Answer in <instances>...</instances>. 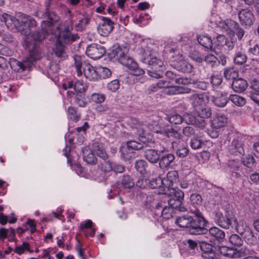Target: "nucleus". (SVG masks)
Instances as JSON below:
<instances>
[{"label": "nucleus", "instance_id": "0e129e2a", "mask_svg": "<svg viewBox=\"0 0 259 259\" xmlns=\"http://www.w3.org/2000/svg\"><path fill=\"white\" fill-rule=\"evenodd\" d=\"M149 184V180L144 179H139L136 182V186L141 189H144L147 187Z\"/></svg>", "mask_w": 259, "mask_h": 259}, {"label": "nucleus", "instance_id": "72a5a7b5", "mask_svg": "<svg viewBox=\"0 0 259 259\" xmlns=\"http://www.w3.org/2000/svg\"><path fill=\"white\" fill-rule=\"evenodd\" d=\"M68 118L74 122H77L80 118V114L78 113L76 109L73 107H69L68 108Z\"/></svg>", "mask_w": 259, "mask_h": 259}, {"label": "nucleus", "instance_id": "864d4df0", "mask_svg": "<svg viewBox=\"0 0 259 259\" xmlns=\"http://www.w3.org/2000/svg\"><path fill=\"white\" fill-rule=\"evenodd\" d=\"M91 100L96 103H101L105 100V96L102 94L94 93L91 96Z\"/></svg>", "mask_w": 259, "mask_h": 259}, {"label": "nucleus", "instance_id": "7c9ffc66", "mask_svg": "<svg viewBox=\"0 0 259 259\" xmlns=\"http://www.w3.org/2000/svg\"><path fill=\"white\" fill-rule=\"evenodd\" d=\"M199 44L203 47L212 50L213 47L212 41L211 38L206 35H199L197 37Z\"/></svg>", "mask_w": 259, "mask_h": 259}, {"label": "nucleus", "instance_id": "f704fd0d", "mask_svg": "<svg viewBox=\"0 0 259 259\" xmlns=\"http://www.w3.org/2000/svg\"><path fill=\"white\" fill-rule=\"evenodd\" d=\"M244 234L245 235V241L247 244H253L255 243L256 241L255 237H254L252 231L248 227H246L244 229Z\"/></svg>", "mask_w": 259, "mask_h": 259}, {"label": "nucleus", "instance_id": "37998d69", "mask_svg": "<svg viewBox=\"0 0 259 259\" xmlns=\"http://www.w3.org/2000/svg\"><path fill=\"white\" fill-rule=\"evenodd\" d=\"M86 83L82 80H77L74 84V89L76 92L83 93L87 89Z\"/></svg>", "mask_w": 259, "mask_h": 259}, {"label": "nucleus", "instance_id": "0eeeda50", "mask_svg": "<svg viewBox=\"0 0 259 259\" xmlns=\"http://www.w3.org/2000/svg\"><path fill=\"white\" fill-rule=\"evenodd\" d=\"M215 17V16H212L210 18V22L211 23H214L223 32H226L228 35H234L236 34L239 39H241L243 37V31L241 29H239L238 23L231 19H226L222 21L217 20L214 19ZM216 17L218 18L217 16Z\"/></svg>", "mask_w": 259, "mask_h": 259}, {"label": "nucleus", "instance_id": "6e6552de", "mask_svg": "<svg viewBox=\"0 0 259 259\" xmlns=\"http://www.w3.org/2000/svg\"><path fill=\"white\" fill-rule=\"evenodd\" d=\"M92 150H89V148L85 147L82 149L83 158L84 161L89 164L95 163L96 161V158L95 154L103 159H106L108 156L102 144L97 142L93 143L92 146Z\"/></svg>", "mask_w": 259, "mask_h": 259}, {"label": "nucleus", "instance_id": "052dcab7", "mask_svg": "<svg viewBox=\"0 0 259 259\" xmlns=\"http://www.w3.org/2000/svg\"><path fill=\"white\" fill-rule=\"evenodd\" d=\"M202 141L197 138H193L191 140L190 145L193 149H198L201 148Z\"/></svg>", "mask_w": 259, "mask_h": 259}, {"label": "nucleus", "instance_id": "f3484780", "mask_svg": "<svg viewBox=\"0 0 259 259\" xmlns=\"http://www.w3.org/2000/svg\"><path fill=\"white\" fill-rule=\"evenodd\" d=\"M190 101L194 109L208 104V97L205 93H196L191 96Z\"/></svg>", "mask_w": 259, "mask_h": 259}, {"label": "nucleus", "instance_id": "603ef678", "mask_svg": "<svg viewBox=\"0 0 259 259\" xmlns=\"http://www.w3.org/2000/svg\"><path fill=\"white\" fill-rule=\"evenodd\" d=\"M204 61L211 67L217 65L218 59L217 57L212 54H208L205 56Z\"/></svg>", "mask_w": 259, "mask_h": 259}, {"label": "nucleus", "instance_id": "6e6d98bb", "mask_svg": "<svg viewBox=\"0 0 259 259\" xmlns=\"http://www.w3.org/2000/svg\"><path fill=\"white\" fill-rule=\"evenodd\" d=\"M120 87L119 82L117 79H114L107 84L108 89L112 92H116Z\"/></svg>", "mask_w": 259, "mask_h": 259}, {"label": "nucleus", "instance_id": "c85d7f7f", "mask_svg": "<svg viewBox=\"0 0 259 259\" xmlns=\"http://www.w3.org/2000/svg\"><path fill=\"white\" fill-rule=\"evenodd\" d=\"M104 167V170L106 171L113 170L115 172L121 173L124 170V168L122 165L115 163H113L109 161L105 162Z\"/></svg>", "mask_w": 259, "mask_h": 259}, {"label": "nucleus", "instance_id": "3c124183", "mask_svg": "<svg viewBox=\"0 0 259 259\" xmlns=\"http://www.w3.org/2000/svg\"><path fill=\"white\" fill-rule=\"evenodd\" d=\"M188 247V251L190 253L193 254L195 252V249H197L198 244L197 243L192 240L189 239L187 241V243L185 244Z\"/></svg>", "mask_w": 259, "mask_h": 259}, {"label": "nucleus", "instance_id": "8fccbe9b", "mask_svg": "<svg viewBox=\"0 0 259 259\" xmlns=\"http://www.w3.org/2000/svg\"><path fill=\"white\" fill-rule=\"evenodd\" d=\"M251 40L249 41V45L250 46V47L248 48V53L255 56H259V46L253 42L252 45L253 47H252L251 44Z\"/></svg>", "mask_w": 259, "mask_h": 259}, {"label": "nucleus", "instance_id": "58836bf2", "mask_svg": "<svg viewBox=\"0 0 259 259\" xmlns=\"http://www.w3.org/2000/svg\"><path fill=\"white\" fill-rule=\"evenodd\" d=\"M232 86V89L235 92L242 93L243 92V80L241 78L234 80Z\"/></svg>", "mask_w": 259, "mask_h": 259}, {"label": "nucleus", "instance_id": "a878e982", "mask_svg": "<svg viewBox=\"0 0 259 259\" xmlns=\"http://www.w3.org/2000/svg\"><path fill=\"white\" fill-rule=\"evenodd\" d=\"M67 94L70 98H74V103L81 107H84L86 105L85 98L82 95H75L74 93L70 91H67Z\"/></svg>", "mask_w": 259, "mask_h": 259}, {"label": "nucleus", "instance_id": "49530a36", "mask_svg": "<svg viewBox=\"0 0 259 259\" xmlns=\"http://www.w3.org/2000/svg\"><path fill=\"white\" fill-rule=\"evenodd\" d=\"M94 227L93 222L91 220H88L80 224V228L82 231L85 236L88 234V229Z\"/></svg>", "mask_w": 259, "mask_h": 259}, {"label": "nucleus", "instance_id": "ddd939ff", "mask_svg": "<svg viewBox=\"0 0 259 259\" xmlns=\"http://www.w3.org/2000/svg\"><path fill=\"white\" fill-rule=\"evenodd\" d=\"M156 46L152 44L143 45L139 51L141 61L144 63H147L151 57L157 56Z\"/></svg>", "mask_w": 259, "mask_h": 259}, {"label": "nucleus", "instance_id": "423d86ee", "mask_svg": "<svg viewBox=\"0 0 259 259\" xmlns=\"http://www.w3.org/2000/svg\"><path fill=\"white\" fill-rule=\"evenodd\" d=\"M74 61L78 76L82 75L83 73L84 76L90 80L98 79L97 68H95L90 64L83 62V58L78 55H75Z\"/></svg>", "mask_w": 259, "mask_h": 259}, {"label": "nucleus", "instance_id": "4be33fe9", "mask_svg": "<svg viewBox=\"0 0 259 259\" xmlns=\"http://www.w3.org/2000/svg\"><path fill=\"white\" fill-rule=\"evenodd\" d=\"M220 253L223 255L229 257H239L241 256L242 252L236 248H231L227 246H222L219 249Z\"/></svg>", "mask_w": 259, "mask_h": 259}, {"label": "nucleus", "instance_id": "de8ad7c7", "mask_svg": "<svg viewBox=\"0 0 259 259\" xmlns=\"http://www.w3.org/2000/svg\"><path fill=\"white\" fill-rule=\"evenodd\" d=\"M173 209H176L169 205V206H164L161 211V216L164 219L168 220L172 217Z\"/></svg>", "mask_w": 259, "mask_h": 259}, {"label": "nucleus", "instance_id": "9d476101", "mask_svg": "<svg viewBox=\"0 0 259 259\" xmlns=\"http://www.w3.org/2000/svg\"><path fill=\"white\" fill-rule=\"evenodd\" d=\"M194 114L201 118L200 120L191 121V124H194L200 128H204L207 125L205 119L209 118L212 115V110L208 104L194 109Z\"/></svg>", "mask_w": 259, "mask_h": 259}, {"label": "nucleus", "instance_id": "2eb2a0df", "mask_svg": "<svg viewBox=\"0 0 259 259\" xmlns=\"http://www.w3.org/2000/svg\"><path fill=\"white\" fill-rule=\"evenodd\" d=\"M105 52V48L102 45L93 44L87 47L85 53L91 58L96 60L102 57Z\"/></svg>", "mask_w": 259, "mask_h": 259}, {"label": "nucleus", "instance_id": "f257e3e1", "mask_svg": "<svg viewBox=\"0 0 259 259\" xmlns=\"http://www.w3.org/2000/svg\"><path fill=\"white\" fill-rule=\"evenodd\" d=\"M0 20L5 22L7 27L10 31L14 32H20L24 35L23 45L24 47L28 48L32 46L27 59L23 62L14 60L11 63V67L14 70L22 72L26 68H30L33 61L41 58L42 55L38 48V43L44 36L37 35L36 37H34L31 34V29L36 26L35 20L31 16L19 13L15 17L4 13L0 14Z\"/></svg>", "mask_w": 259, "mask_h": 259}, {"label": "nucleus", "instance_id": "f8f14e48", "mask_svg": "<svg viewBox=\"0 0 259 259\" xmlns=\"http://www.w3.org/2000/svg\"><path fill=\"white\" fill-rule=\"evenodd\" d=\"M149 66L155 71H148V74L149 76L156 78H159L162 77V75L158 72L160 70L163 69V62L158 58L157 56L152 57L149 60H148L147 63Z\"/></svg>", "mask_w": 259, "mask_h": 259}, {"label": "nucleus", "instance_id": "c03bdc74", "mask_svg": "<svg viewBox=\"0 0 259 259\" xmlns=\"http://www.w3.org/2000/svg\"><path fill=\"white\" fill-rule=\"evenodd\" d=\"M170 81H167L166 80H160L156 84H153L151 86V90L152 92H155L157 90V89L161 88H167L168 87Z\"/></svg>", "mask_w": 259, "mask_h": 259}, {"label": "nucleus", "instance_id": "e2e57ef3", "mask_svg": "<svg viewBox=\"0 0 259 259\" xmlns=\"http://www.w3.org/2000/svg\"><path fill=\"white\" fill-rule=\"evenodd\" d=\"M193 83L194 85V87L196 89L205 90L207 88V83L205 81H198L194 82L192 79V82L190 83Z\"/></svg>", "mask_w": 259, "mask_h": 259}, {"label": "nucleus", "instance_id": "2f4dec72", "mask_svg": "<svg viewBox=\"0 0 259 259\" xmlns=\"http://www.w3.org/2000/svg\"><path fill=\"white\" fill-rule=\"evenodd\" d=\"M120 63L130 70L135 69L137 68V63L132 58L127 56L126 55Z\"/></svg>", "mask_w": 259, "mask_h": 259}, {"label": "nucleus", "instance_id": "13d9d810", "mask_svg": "<svg viewBox=\"0 0 259 259\" xmlns=\"http://www.w3.org/2000/svg\"><path fill=\"white\" fill-rule=\"evenodd\" d=\"M255 159L252 156L249 155L247 156L245 160H244V165L247 167L253 168L255 166Z\"/></svg>", "mask_w": 259, "mask_h": 259}, {"label": "nucleus", "instance_id": "7ed1b4c3", "mask_svg": "<svg viewBox=\"0 0 259 259\" xmlns=\"http://www.w3.org/2000/svg\"><path fill=\"white\" fill-rule=\"evenodd\" d=\"M48 20L43 21L41 27L42 32H35L31 34L36 37L37 35L44 36L41 40L46 37V35L52 34L56 39L54 53L61 59H64L67 55L64 51V44H69L79 38L77 34H71L69 27H64L62 24H59L58 17L54 14L48 13L46 14Z\"/></svg>", "mask_w": 259, "mask_h": 259}, {"label": "nucleus", "instance_id": "774afa93", "mask_svg": "<svg viewBox=\"0 0 259 259\" xmlns=\"http://www.w3.org/2000/svg\"><path fill=\"white\" fill-rule=\"evenodd\" d=\"M59 69V66L58 64L51 63L48 70V73L49 74H55L58 72Z\"/></svg>", "mask_w": 259, "mask_h": 259}, {"label": "nucleus", "instance_id": "a19ab883", "mask_svg": "<svg viewBox=\"0 0 259 259\" xmlns=\"http://www.w3.org/2000/svg\"><path fill=\"white\" fill-rule=\"evenodd\" d=\"M164 183L163 179L159 177L150 181L149 180V186L152 189H156L164 185Z\"/></svg>", "mask_w": 259, "mask_h": 259}, {"label": "nucleus", "instance_id": "f03ea898", "mask_svg": "<svg viewBox=\"0 0 259 259\" xmlns=\"http://www.w3.org/2000/svg\"><path fill=\"white\" fill-rule=\"evenodd\" d=\"M131 127L133 129L134 133L139 135V142L133 140L127 142V147H122L120 150L121 157L127 158L126 149L130 148L134 150H139L144 147V145L148 142V138L146 135L148 129L156 134L157 138L161 140L167 141L168 140H180L182 138L181 133L172 126L168 124L158 123L156 121L153 122L146 126L141 123L136 119L131 120Z\"/></svg>", "mask_w": 259, "mask_h": 259}, {"label": "nucleus", "instance_id": "4d7b16f0", "mask_svg": "<svg viewBox=\"0 0 259 259\" xmlns=\"http://www.w3.org/2000/svg\"><path fill=\"white\" fill-rule=\"evenodd\" d=\"M229 99L236 106H242L243 105V98L242 97L237 95H232L230 96Z\"/></svg>", "mask_w": 259, "mask_h": 259}, {"label": "nucleus", "instance_id": "412c9836", "mask_svg": "<svg viewBox=\"0 0 259 259\" xmlns=\"http://www.w3.org/2000/svg\"><path fill=\"white\" fill-rule=\"evenodd\" d=\"M166 77L170 80V81H175L176 83L179 84L188 85L192 82V79L187 77H181L179 75L175 74L171 71H167L165 73Z\"/></svg>", "mask_w": 259, "mask_h": 259}, {"label": "nucleus", "instance_id": "20e7f679", "mask_svg": "<svg viewBox=\"0 0 259 259\" xmlns=\"http://www.w3.org/2000/svg\"><path fill=\"white\" fill-rule=\"evenodd\" d=\"M193 216L186 215L178 218L176 223L181 228H190L191 234L195 235L205 233L206 221L200 211L194 207L190 208Z\"/></svg>", "mask_w": 259, "mask_h": 259}, {"label": "nucleus", "instance_id": "473e14b6", "mask_svg": "<svg viewBox=\"0 0 259 259\" xmlns=\"http://www.w3.org/2000/svg\"><path fill=\"white\" fill-rule=\"evenodd\" d=\"M208 231L210 235L216 239H222L225 236L224 232L216 227L210 228Z\"/></svg>", "mask_w": 259, "mask_h": 259}, {"label": "nucleus", "instance_id": "338daca9", "mask_svg": "<svg viewBox=\"0 0 259 259\" xmlns=\"http://www.w3.org/2000/svg\"><path fill=\"white\" fill-rule=\"evenodd\" d=\"M189 153V150L188 148L186 147H182L181 148H179L177 150V155L182 157H184L186 156Z\"/></svg>", "mask_w": 259, "mask_h": 259}, {"label": "nucleus", "instance_id": "a211bd4d", "mask_svg": "<svg viewBox=\"0 0 259 259\" xmlns=\"http://www.w3.org/2000/svg\"><path fill=\"white\" fill-rule=\"evenodd\" d=\"M113 22L109 19L104 17L98 27L99 33L103 36H108L113 29Z\"/></svg>", "mask_w": 259, "mask_h": 259}, {"label": "nucleus", "instance_id": "6ab92c4d", "mask_svg": "<svg viewBox=\"0 0 259 259\" xmlns=\"http://www.w3.org/2000/svg\"><path fill=\"white\" fill-rule=\"evenodd\" d=\"M228 118L225 115L217 114L210 121V126L214 130L220 129L226 126Z\"/></svg>", "mask_w": 259, "mask_h": 259}, {"label": "nucleus", "instance_id": "1a4fd4ad", "mask_svg": "<svg viewBox=\"0 0 259 259\" xmlns=\"http://www.w3.org/2000/svg\"><path fill=\"white\" fill-rule=\"evenodd\" d=\"M168 194L171 197L167 199L168 204L180 211H185L186 208L184 206L182 201L184 199V193L178 189L170 187L167 188Z\"/></svg>", "mask_w": 259, "mask_h": 259}, {"label": "nucleus", "instance_id": "5fc2aeb1", "mask_svg": "<svg viewBox=\"0 0 259 259\" xmlns=\"http://www.w3.org/2000/svg\"><path fill=\"white\" fill-rule=\"evenodd\" d=\"M190 200L193 204L201 205L202 202V197L198 193L192 194L190 196Z\"/></svg>", "mask_w": 259, "mask_h": 259}, {"label": "nucleus", "instance_id": "680f3d73", "mask_svg": "<svg viewBox=\"0 0 259 259\" xmlns=\"http://www.w3.org/2000/svg\"><path fill=\"white\" fill-rule=\"evenodd\" d=\"M210 81L214 86L219 85L222 81V77L218 74H213L211 76Z\"/></svg>", "mask_w": 259, "mask_h": 259}, {"label": "nucleus", "instance_id": "dca6fc26", "mask_svg": "<svg viewBox=\"0 0 259 259\" xmlns=\"http://www.w3.org/2000/svg\"><path fill=\"white\" fill-rule=\"evenodd\" d=\"M250 8L244 9V29L254 33L255 18Z\"/></svg>", "mask_w": 259, "mask_h": 259}, {"label": "nucleus", "instance_id": "aec40b11", "mask_svg": "<svg viewBox=\"0 0 259 259\" xmlns=\"http://www.w3.org/2000/svg\"><path fill=\"white\" fill-rule=\"evenodd\" d=\"M128 50L125 47H117L113 49L110 52L109 56L111 59L118 61L119 63L123 59L127 53Z\"/></svg>", "mask_w": 259, "mask_h": 259}, {"label": "nucleus", "instance_id": "5701e85b", "mask_svg": "<svg viewBox=\"0 0 259 259\" xmlns=\"http://www.w3.org/2000/svg\"><path fill=\"white\" fill-rule=\"evenodd\" d=\"M164 181V186L168 188L171 187L174 184L179 181V175L177 171L171 170L169 171L166 175V178L163 180Z\"/></svg>", "mask_w": 259, "mask_h": 259}, {"label": "nucleus", "instance_id": "a18cd8bd", "mask_svg": "<svg viewBox=\"0 0 259 259\" xmlns=\"http://www.w3.org/2000/svg\"><path fill=\"white\" fill-rule=\"evenodd\" d=\"M121 185L124 188L131 189L134 186V183L128 175L123 176Z\"/></svg>", "mask_w": 259, "mask_h": 259}, {"label": "nucleus", "instance_id": "4468645a", "mask_svg": "<svg viewBox=\"0 0 259 259\" xmlns=\"http://www.w3.org/2000/svg\"><path fill=\"white\" fill-rule=\"evenodd\" d=\"M202 251V256L206 259H217L219 257V253L215 246L206 242L200 244Z\"/></svg>", "mask_w": 259, "mask_h": 259}, {"label": "nucleus", "instance_id": "9b49d317", "mask_svg": "<svg viewBox=\"0 0 259 259\" xmlns=\"http://www.w3.org/2000/svg\"><path fill=\"white\" fill-rule=\"evenodd\" d=\"M176 58L171 61L170 64L171 66L174 67L177 70L185 73H190L193 69V66L190 64L185 59L184 57L182 55H180L177 52H175Z\"/></svg>", "mask_w": 259, "mask_h": 259}, {"label": "nucleus", "instance_id": "393cba45", "mask_svg": "<svg viewBox=\"0 0 259 259\" xmlns=\"http://www.w3.org/2000/svg\"><path fill=\"white\" fill-rule=\"evenodd\" d=\"M161 153H163V151H160L158 153L157 151L154 149H148L145 151L144 157L149 162L155 163L158 161Z\"/></svg>", "mask_w": 259, "mask_h": 259}, {"label": "nucleus", "instance_id": "09e8293b", "mask_svg": "<svg viewBox=\"0 0 259 259\" xmlns=\"http://www.w3.org/2000/svg\"><path fill=\"white\" fill-rule=\"evenodd\" d=\"M229 241L231 244L238 247L241 246L243 243L242 239L237 234H232L230 237Z\"/></svg>", "mask_w": 259, "mask_h": 259}, {"label": "nucleus", "instance_id": "39448f33", "mask_svg": "<svg viewBox=\"0 0 259 259\" xmlns=\"http://www.w3.org/2000/svg\"><path fill=\"white\" fill-rule=\"evenodd\" d=\"M212 217L214 223L220 227L225 229L231 227L237 230L238 223L231 211L217 209L212 213Z\"/></svg>", "mask_w": 259, "mask_h": 259}, {"label": "nucleus", "instance_id": "b1692460", "mask_svg": "<svg viewBox=\"0 0 259 259\" xmlns=\"http://www.w3.org/2000/svg\"><path fill=\"white\" fill-rule=\"evenodd\" d=\"M162 153V155H159V165L161 168H165L174 160L175 156L170 153Z\"/></svg>", "mask_w": 259, "mask_h": 259}, {"label": "nucleus", "instance_id": "69168bd1", "mask_svg": "<svg viewBox=\"0 0 259 259\" xmlns=\"http://www.w3.org/2000/svg\"><path fill=\"white\" fill-rule=\"evenodd\" d=\"M236 65H241L243 63V54L241 52L236 53L234 59Z\"/></svg>", "mask_w": 259, "mask_h": 259}, {"label": "nucleus", "instance_id": "bf43d9fd", "mask_svg": "<svg viewBox=\"0 0 259 259\" xmlns=\"http://www.w3.org/2000/svg\"><path fill=\"white\" fill-rule=\"evenodd\" d=\"M168 121L171 123L178 124L181 123L183 122V118L179 114H175L171 115L168 118Z\"/></svg>", "mask_w": 259, "mask_h": 259}, {"label": "nucleus", "instance_id": "79ce46f5", "mask_svg": "<svg viewBox=\"0 0 259 259\" xmlns=\"http://www.w3.org/2000/svg\"><path fill=\"white\" fill-rule=\"evenodd\" d=\"M25 250H28L30 252H32V250H30L29 244L26 242H24L20 246H16L15 248L14 252L21 255L24 252Z\"/></svg>", "mask_w": 259, "mask_h": 259}, {"label": "nucleus", "instance_id": "c9c22d12", "mask_svg": "<svg viewBox=\"0 0 259 259\" xmlns=\"http://www.w3.org/2000/svg\"><path fill=\"white\" fill-rule=\"evenodd\" d=\"M97 72L99 78H105L111 75V71L106 67L99 66L97 68Z\"/></svg>", "mask_w": 259, "mask_h": 259}, {"label": "nucleus", "instance_id": "cd10ccee", "mask_svg": "<svg viewBox=\"0 0 259 259\" xmlns=\"http://www.w3.org/2000/svg\"><path fill=\"white\" fill-rule=\"evenodd\" d=\"M228 98L226 95L218 93L217 96H213L212 102L218 107H223L226 106L228 102Z\"/></svg>", "mask_w": 259, "mask_h": 259}, {"label": "nucleus", "instance_id": "bb28decb", "mask_svg": "<svg viewBox=\"0 0 259 259\" xmlns=\"http://www.w3.org/2000/svg\"><path fill=\"white\" fill-rule=\"evenodd\" d=\"M191 90L189 88H183L179 86H169L167 88L166 93L169 95L189 93Z\"/></svg>", "mask_w": 259, "mask_h": 259}, {"label": "nucleus", "instance_id": "4c0bfd02", "mask_svg": "<svg viewBox=\"0 0 259 259\" xmlns=\"http://www.w3.org/2000/svg\"><path fill=\"white\" fill-rule=\"evenodd\" d=\"M147 166V162L143 160H137L135 163L136 169L138 172H139L143 176L147 172L146 169Z\"/></svg>", "mask_w": 259, "mask_h": 259}, {"label": "nucleus", "instance_id": "ea45409f", "mask_svg": "<svg viewBox=\"0 0 259 259\" xmlns=\"http://www.w3.org/2000/svg\"><path fill=\"white\" fill-rule=\"evenodd\" d=\"M158 195L156 194L154 196L152 194L148 195L146 196V199L144 201L145 204L147 207H150L154 206L157 203Z\"/></svg>", "mask_w": 259, "mask_h": 259}, {"label": "nucleus", "instance_id": "c756f323", "mask_svg": "<svg viewBox=\"0 0 259 259\" xmlns=\"http://www.w3.org/2000/svg\"><path fill=\"white\" fill-rule=\"evenodd\" d=\"M214 45L218 47L226 46L229 50L232 49L233 47V43L229 41L224 35L221 34L217 36V40L214 42Z\"/></svg>", "mask_w": 259, "mask_h": 259}, {"label": "nucleus", "instance_id": "e433bc0d", "mask_svg": "<svg viewBox=\"0 0 259 259\" xmlns=\"http://www.w3.org/2000/svg\"><path fill=\"white\" fill-rule=\"evenodd\" d=\"M224 75L227 79H232L233 81L237 78L238 72L234 68H228L224 71Z\"/></svg>", "mask_w": 259, "mask_h": 259}]
</instances>
